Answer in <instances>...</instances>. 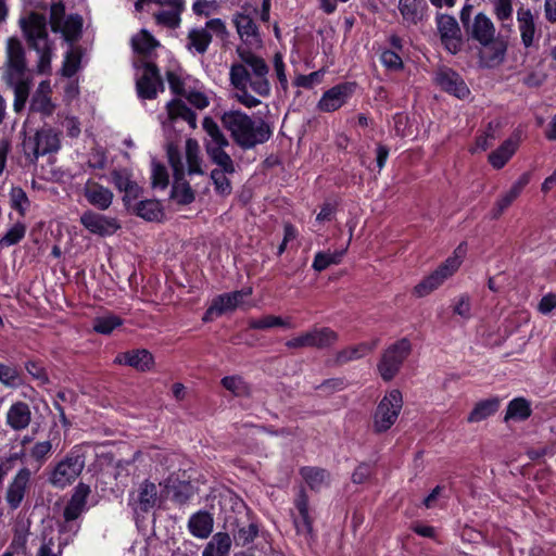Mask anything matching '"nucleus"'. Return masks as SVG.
Listing matches in <instances>:
<instances>
[{
    "label": "nucleus",
    "mask_w": 556,
    "mask_h": 556,
    "mask_svg": "<svg viewBox=\"0 0 556 556\" xmlns=\"http://www.w3.org/2000/svg\"><path fill=\"white\" fill-rule=\"evenodd\" d=\"M61 554L62 544L60 543L55 545L53 538H48L47 534H45L38 548L37 556H61Z\"/></svg>",
    "instance_id": "obj_61"
},
{
    "label": "nucleus",
    "mask_w": 556,
    "mask_h": 556,
    "mask_svg": "<svg viewBox=\"0 0 556 556\" xmlns=\"http://www.w3.org/2000/svg\"><path fill=\"white\" fill-rule=\"evenodd\" d=\"M434 80L442 90L458 99H466L470 94L464 79L451 68H440L435 73Z\"/></svg>",
    "instance_id": "obj_18"
},
{
    "label": "nucleus",
    "mask_w": 556,
    "mask_h": 556,
    "mask_svg": "<svg viewBox=\"0 0 556 556\" xmlns=\"http://www.w3.org/2000/svg\"><path fill=\"white\" fill-rule=\"evenodd\" d=\"M136 87L139 98L154 99L164 90L163 80L156 66L151 62L136 63Z\"/></svg>",
    "instance_id": "obj_11"
},
{
    "label": "nucleus",
    "mask_w": 556,
    "mask_h": 556,
    "mask_svg": "<svg viewBox=\"0 0 556 556\" xmlns=\"http://www.w3.org/2000/svg\"><path fill=\"white\" fill-rule=\"evenodd\" d=\"M30 478H31L30 470L28 468L24 467L17 471V473L15 475L13 480L10 482L8 490H7L5 500H7L8 505L12 509L18 508L20 505L22 504V502L25 497L27 488L29 485Z\"/></svg>",
    "instance_id": "obj_21"
},
{
    "label": "nucleus",
    "mask_w": 556,
    "mask_h": 556,
    "mask_svg": "<svg viewBox=\"0 0 556 556\" xmlns=\"http://www.w3.org/2000/svg\"><path fill=\"white\" fill-rule=\"evenodd\" d=\"M354 84H339L324 92L317 108L321 112H334L339 110L352 96Z\"/></svg>",
    "instance_id": "obj_19"
},
{
    "label": "nucleus",
    "mask_w": 556,
    "mask_h": 556,
    "mask_svg": "<svg viewBox=\"0 0 556 556\" xmlns=\"http://www.w3.org/2000/svg\"><path fill=\"white\" fill-rule=\"evenodd\" d=\"M50 25L54 33H60L63 39L70 45L64 55L61 73L65 77L74 76L83 64V52L75 47L83 29V18L77 14L65 16V7L62 2H54L50 9Z\"/></svg>",
    "instance_id": "obj_2"
},
{
    "label": "nucleus",
    "mask_w": 556,
    "mask_h": 556,
    "mask_svg": "<svg viewBox=\"0 0 556 556\" xmlns=\"http://www.w3.org/2000/svg\"><path fill=\"white\" fill-rule=\"evenodd\" d=\"M250 328L252 329H268L273 327H287L291 328V324L288 320L282 319L281 317L274 315H266L258 319H252L249 323Z\"/></svg>",
    "instance_id": "obj_53"
},
{
    "label": "nucleus",
    "mask_w": 556,
    "mask_h": 556,
    "mask_svg": "<svg viewBox=\"0 0 556 556\" xmlns=\"http://www.w3.org/2000/svg\"><path fill=\"white\" fill-rule=\"evenodd\" d=\"M531 415L530 402L523 397H516L508 403L505 421L517 420L521 421L527 419Z\"/></svg>",
    "instance_id": "obj_40"
},
{
    "label": "nucleus",
    "mask_w": 556,
    "mask_h": 556,
    "mask_svg": "<svg viewBox=\"0 0 556 556\" xmlns=\"http://www.w3.org/2000/svg\"><path fill=\"white\" fill-rule=\"evenodd\" d=\"M131 212L148 222H160L164 216L161 202L154 199L140 200L138 203H134Z\"/></svg>",
    "instance_id": "obj_34"
},
{
    "label": "nucleus",
    "mask_w": 556,
    "mask_h": 556,
    "mask_svg": "<svg viewBox=\"0 0 556 556\" xmlns=\"http://www.w3.org/2000/svg\"><path fill=\"white\" fill-rule=\"evenodd\" d=\"M397 9L405 27L418 25L427 15V3L424 0H399Z\"/></svg>",
    "instance_id": "obj_23"
},
{
    "label": "nucleus",
    "mask_w": 556,
    "mask_h": 556,
    "mask_svg": "<svg viewBox=\"0 0 556 556\" xmlns=\"http://www.w3.org/2000/svg\"><path fill=\"white\" fill-rule=\"evenodd\" d=\"M80 223L89 232L100 237L112 236L119 228L116 218L92 211L85 212L80 216Z\"/></svg>",
    "instance_id": "obj_17"
},
{
    "label": "nucleus",
    "mask_w": 556,
    "mask_h": 556,
    "mask_svg": "<svg viewBox=\"0 0 556 556\" xmlns=\"http://www.w3.org/2000/svg\"><path fill=\"white\" fill-rule=\"evenodd\" d=\"M222 123L242 149H252L270 137V129L264 121H254L239 110L225 112L222 115Z\"/></svg>",
    "instance_id": "obj_3"
},
{
    "label": "nucleus",
    "mask_w": 556,
    "mask_h": 556,
    "mask_svg": "<svg viewBox=\"0 0 556 556\" xmlns=\"http://www.w3.org/2000/svg\"><path fill=\"white\" fill-rule=\"evenodd\" d=\"M453 313L458 315L464 320H468L471 318V302L470 298L467 294H462L454 299L453 301Z\"/></svg>",
    "instance_id": "obj_55"
},
{
    "label": "nucleus",
    "mask_w": 556,
    "mask_h": 556,
    "mask_svg": "<svg viewBox=\"0 0 556 556\" xmlns=\"http://www.w3.org/2000/svg\"><path fill=\"white\" fill-rule=\"evenodd\" d=\"M60 148V135L51 127H42L23 141L24 154L33 163L40 156L58 152Z\"/></svg>",
    "instance_id": "obj_7"
},
{
    "label": "nucleus",
    "mask_w": 556,
    "mask_h": 556,
    "mask_svg": "<svg viewBox=\"0 0 556 556\" xmlns=\"http://www.w3.org/2000/svg\"><path fill=\"white\" fill-rule=\"evenodd\" d=\"M252 292V288L247 287L238 291L224 293L216 296L213 300L211 306L205 312L203 320L208 321L212 320L215 316H220L228 311L236 309L244 303V300L248 299Z\"/></svg>",
    "instance_id": "obj_13"
},
{
    "label": "nucleus",
    "mask_w": 556,
    "mask_h": 556,
    "mask_svg": "<svg viewBox=\"0 0 556 556\" xmlns=\"http://www.w3.org/2000/svg\"><path fill=\"white\" fill-rule=\"evenodd\" d=\"M325 72L323 70L313 72L308 75H299L294 79V85L302 88H312L314 85L319 84L323 79Z\"/></svg>",
    "instance_id": "obj_64"
},
{
    "label": "nucleus",
    "mask_w": 556,
    "mask_h": 556,
    "mask_svg": "<svg viewBox=\"0 0 556 556\" xmlns=\"http://www.w3.org/2000/svg\"><path fill=\"white\" fill-rule=\"evenodd\" d=\"M85 467V455L80 447H74L66 457L58 463L50 475V482L56 488L73 483Z\"/></svg>",
    "instance_id": "obj_10"
},
{
    "label": "nucleus",
    "mask_w": 556,
    "mask_h": 556,
    "mask_svg": "<svg viewBox=\"0 0 556 556\" xmlns=\"http://www.w3.org/2000/svg\"><path fill=\"white\" fill-rule=\"evenodd\" d=\"M170 197L179 204H189L194 200V193L190 185L179 178H176L173 184Z\"/></svg>",
    "instance_id": "obj_47"
},
{
    "label": "nucleus",
    "mask_w": 556,
    "mask_h": 556,
    "mask_svg": "<svg viewBox=\"0 0 556 556\" xmlns=\"http://www.w3.org/2000/svg\"><path fill=\"white\" fill-rule=\"evenodd\" d=\"M223 387L236 396H245L250 393V388L239 376H227L222 379Z\"/></svg>",
    "instance_id": "obj_52"
},
{
    "label": "nucleus",
    "mask_w": 556,
    "mask_h": 556,
    "mask_svg": "<svg viewBox=\"0 0 556 556\" xmlns=\"http://www.w3.org/2000/svg\"><path fill=\"white\" fill-rule=\"evenodd\" d=\"M8 68L7 80L28 81L26 76L25 53L22 43L14 38H10L7 43Z\"/></svg>",
    "instance_id": "obj_15"
},
{
    "label": "nucleus",
    "mask_w": 556,
    "mask_h": 556,
    "mask_svg": "<svg viewBox=\"0 0 556 556\" xmlns=\"http://www.w3.org/2000/svg\"><path fill=\"white\" fill-rule=\"evenodd\" d=\"M30 108L35 112H40L45 115L52 114L54 105L49 94H34Z\"/></svg>",
    "instance_id": "obj_57"
},
{
    "label": "nucleus",
    "mask_w": 556,
    "mask_h": 556,
    "mask_svg": "<svg viewBox=\"0 0 556 556\" xmlns=\"http://www.w3.org/2000/svg\"><path fill=\"white\" fill-rule=\"evenodd\" d=\"M241 63H235L229 71L230 84L235 89V98L248 109L261 104V98L271 94L268 79L269 67L266 61L251 51L240 53Z\"/></svg>",
    "instance_id": "obj_1"
},
{
    "label": "nucleus",
    "mask_w": 556,
    "mask_h": 556,
    "mask_svg": "<svg viewBox=\"0 0 556 556\" xmlns=\"http://www.w3.org/2000/svg\"><path fill=\"white\" fill-rule=\"evenodd\" d=\"M226 35L225 22L220 18H211L205 23V26L189 29L186 48L192 54H204L212 42L213 36L223 39Z\"/></svg>",
    "instance_id": "obj_8"
},
{
    "label": "nucleus",
    "mask_w": 556,
    "mask_h": 556,
    "mask_svg": "<svg viewBox=\"0 0 556 556\" xmlns=\"http://www.w3.org/2000/svg\"><path fill=\"white\" fill-rule=\"evenodd\" d=\"M226 148L211 149L206 153L211 161L217 165V169L228 173H235V164L230 155L225 151Z\"/></svg>",
    "instance_id": "obj_49"
},
{
    "label": "nucleus",
    "mask_w": 556,
    "mask_h": 556,
    "mask_svg": "<svg viewBox=\"0 0 556 556\" xmlns=\"http://www.w3.org/2000/svg\"><path fill=\"white\" fill-rule=\"evenodd\" d=\"M186 161L189 174H201L200 146L195 139H188L185 146Z\"/></svg>",
    "instance_id": "obj_43"
},
{
    "label": "nucleus",
    "mask_w": 556,
    "mask_h": 556,
    "mask_svg": "<svg viewBox=\"0 0 556 556\" xmlns=\"http://www.w3.org/2000/svg\"><path fill=\"white\" fill-rule=\"evenodd\" d=\"M20 25L29 47L38 54V73L48 74L51 71L54 45L48 35L46 16L37 12H29L26 16L21 17Z\"/></svg>",
    "instance_id": "obj_4"
},
{
    "label": "nucleus",
    "mask_w": 556,
    "mask_h": 556,
    "mask_svg": "<svg viewBox=\"0 0 556 556\" xmlns=\"http://www.w3.org/2000/svg\"><path fill=\"white\" fill-rule=\"evenodd\" d=\"M116 364L127 365L139 371H148L154 365L153 355L148 350H132L115 357Z\"/></svg>",
    "instance_id": "obj_25"
},
{
    "label": "nucleus",
    "mask_w": 556,
    "mask_h": 556,
    "mask_svg": "<svg viewBox=\"0 0 556 556\" xmlns=\"http://www.w3.org/2000/svg\"><path fill=\"white\" fill-rule=\"evenodd\" d=\"M90 493V488L84 483H79L64 509L65 522L70 523L75 521L86 508L87 497Z\"/></svg>",
    "instance_id": "obj_27"
},
{
    "label": "nucleus",
    "mask_w": 556,
    "mask_h": 556,
    "mask_svg": "<svg viewBox=\"0 0 556 556\" xmlns=\"http://www.w3.org/2000/svg\"><path fill=\"white\" fill-rule=\"evenodd\" d=\"M437 26L446 50L453 54L457 53L462 47V36L455 17L446 14L438 15Z\"/></svg>",
    "instance_id": "obj_16"
},
{
    "label": "nucleus",
    "mask_w": 556,
    "mask_h": 556,
    "mask_svg": "<svg viewBox=\"0 0 556 556\" xmlns=\"http://www.w3.org/2000/svg\"><path fill=\"white\" fill-rule=\"evenodd\" d=\"M111 180L121 192L135 182L130 172L125 168L113 170L111 174Z\"/></svg>",
    "instance_id": "obj_58"
},
{
    "label": "nucleus",
    "mask_w": 556,
    "mask_h": 556,
    "mask_svg": "<svg viewBox=\"0 0 556 556\" xmlns=\"http://www.w3.org/2000/svg\"><path fill=\"white\" fill-rule=\"evenodd\" d=\"M519 146V138L511 137L505 140L495 151L489 155L490 164L501 169L511 159Z\"/></svg>",
    "instance_id": "obj_33"
},
{
    "label": "nucleus",
    "mask_w": 556,
    "mask_h": 556,
    "mask_svg": "<svg viewBox=\"0 0 556 556\" xmlns=\"http://www.w3.org/2000/svg\"><path fill=\"white\" fill-rule=\"evenodd\" d=\"M500 408V400L491 397L478 402L467 417L469 424H477L494 415Z\"/></svg>",
    "instance_id": "obj_37"
},
{
    "label": "nucleus",
    "mask_w": 556,
    "mask_h": 556,
    "mask_svg": "<svg viewBox=\"0 0 556 556\" xmlns=\"http://www.w3.org/2000/svg\"><path fill=\"white\" fill-rule=\"evenodd\" d=\"M167 116L162 121L164 129L178 119L186 122L192 129L197 127V114L191 111L182 101L173 100L167 103Z\"/></svg>",
    "instance_id": "obj_26"
},
{
    "label": "nucleus",
    "mask_w": 556,
    "mask_h": 556,
    "mask_svg": "<svg viewBox=\"0 0 556 556\" xmlns=\"http://www.w3.org/2000/svg\"><path fill=\"white\" fill-rule=\"evenodd\" d=\"M134 501L136 504V510L147 513L153 509L159 502L156 485L150 481L142 482L137 491V495L134 498Z\"/></svg>",
    "instance_id": "obj_32"
},
{
    "label": "nucleus",
    "mask_w": 556,
    "mask_h": 556,
    "mask_svg": "<svg viewBox=\"0 0 556 556\" xmlns=\"http://www.w3.org/2000/svg\"><path fill=\"white\" fill-rule=\"evenodd\" d=\"M31 421V410L27 403L17 401L14 402L7 410L5 425L14 430H25Z\"/></svg>",
    "instance_id": "obj_24"
},
{
    "label": "nucleus",
    "mask_w": 556,
    "mask_h": 556,
    "mask_svg": "<svg viewBox=\"0 0 556 556\" xmlns=\"http://www.w3.org/2000/svg\"><path fill=\"white\" fill-rule=\"evenodd\" d=\"M123 202L128 211H132L134 203H138L142 188L135 181L123 191Z\"/></svg>",
    "instance_id": "obj_63"
},
{
    "label": "nucleus",
    "mask_w": 556,
    "mask_h": 556,
    "mask_svg": "<svg viewBox=\"0 0 556 556\" xmlns=\"http://www.w3.org/2000/svg\"><path fill=\"white\" fill-rule=\"evenodd\" d=\"M9 197L11 207L17 211L21 216H24L30 204L26 192L21 187H12Z\"/></svg>",
    "instance_id": "obj_51"
},
{
    "label": "nucleus",
    "mask_w": 556,
    "mask_h": 556,
    "mask_svg": "<svg viewBox=\"0 0 556 556\" xmlns=\"http://www.w3.org/2000/svg\"><path fill=\"white\" fill-rule=\"evenodd\" d=\"M9 85L14 90V109L15 111H20L24 108L26 100L28 98V81H13L9 83Z\"/></svg>",
    "instance_id": "obj_56"
},
{
    "label": "nucleus",
    "mask_w": 556,
    "mask_h": 556,
    "mask_svg": "<svg viewBox=\"0 0 556 556\" xmlns=\"http://www.w3.org/2000/svg\"><path fill=\"white\" fill-rule=\"evenodd\" d=\"M256 12V7L245 2L241 11L233 15L232 22L236 26L240 39L250 46H260L262 42L257 25L251 14Z\"/></svg>",
    "instance_id": "obj_12"
},
{
    "label": "nucleus",
    "mask_w": 556,
    "mask_h": 556,
    "mask_svg": "<svg viewBox=\"0 0 556 556\" xmlns=\"http://www.w3.org/2000/svg\"><path fill=\"white\" fill-rule=\"evenodd\" d=\"M410 351L412 344L407 339H401L383 351L377 365L383 381H391L399 374Z\"/></svg>",
    "instance_id": "obj_9"
},
{
    "label": "nucleus",
    "mask_w": 556,
    "mask_h": 556,
    "mask_svg": "<svg viewBox=\"0 0 556 556\" xmlns=\"http://www.w3.org/2000/svg\"><path fill=\"white\" fill-rule=\"evenodd\" d=\"M379 340L372 339L367 342H362L356 345L346 348L337 354L338 363H346L350 361L362 358L371 353L378 345Z\"/></svg>",
    "instance_id": "obj_36"
},
{
    "label": "nucleus",
    "mask_w": 556,
    "mask_h": 556,
    "mask_svg": "<svg viewBox=\"0 0 556 556\" xmlns=\"http://www.w3.org/2000/svg\"><path fill=\"white\" fill-rule=\"evenodd\" d=\"M517 22L522 45L525 48L533 47L539 36H536V27L531 11L520 8L517 11Z\"/></svg>",
    "instance_id": "obj_28"
},
{
    "label": "nucleus",
    "mask_w": 556,
    "mask_h": 556,
    "mask_svg": "<svg viewBox=\"0 0 556 556\" xmlns=\"http://www.w3.org/2000/svg\"><path fill=\"white\" fill-rule=\"evenodd\" d=\"M469 34L482 46H489L494 39L495 27L485 14L479 13L469 28Z\"/></svg>",
    "instance_id": "obj_29"
},
{
    "label": "nucleus",
    "mask_w": 556,
    "mask_h": 556,
    "mask_svg": "<svg viewBox=\"0 0 556 556\" xmlns=\"http://www.w3.org/2000/svg\"><path fill=\"white\" fill-rule=\"evenodd\" d=\"M273 66L277 79L283 90L288 88V77L286 74V64L283 62V55L280 52H276L273 58Z\"/></svg>",
    "instance_id": "obj_62"
},
{
    "label": "nucleus",
    "mask_w": 556,
    "mask_h": 556,
    "mask_svg": "<svg viewBox=\"0 0 556 556\" xmlns=\"http://www.w3.org/2000/svg\"><path fill=\"white\" fill-rule=\"evenodd\" d=\"M26 235V225L17 222L3 236H0V249H5L21 242Z\"/></svg>",
    "instance_id": "obj_46"
},
{
    "label": "nucleus",
    "mask_w": 556,
    "mask_h": 556,
    "mask_svg": "<svg viewBox=\"0 0 556 556\" xmlns=\"http://www.w3.org/2000/svg\"><path fill=\"white\" fill-rule=\"evenodd\" d=\"M151 4H166L169 7L168 10H162L154 14L157 24L167 26L169 28H176L179 26L180 14L185 9L184 0H138L135 3V9L137 11H141Z\"/></svg>",
    "instance_id": "obj_14"
},
{
    "label": "nucleus",
    "mask_w": 556,
    "mask_h": 556,
    "mask_svg": "<svg viewBox=\"0 0 556 556\" xmlns=\"http://www.w3.org/2000/svg\"><path fill=\"white\" fill-rule=\"evenodd\" d=\"M464 254L465 249L460 244L454 251L452 256L446 258L445 262L441 264L434 271L425 277L418 285L415 286L414 294L418 298H424L442 286L446 279L452 277L457 271L463 262Z\"/></svg>",
    "instance_id": "obj_5"
},
{
    "label": "nucleus",
    "mask_w": 556,
    "mask_h": 556,
    "mask_svg": "<svg viewBox=\"0 0 556 556\" xmlns=\"http://www.w3.org/2000/svg\"><path fill=\"white\" fill-rule=\"evenodd\" d=\"M0 382L10 388L17 387L20 377L16 368L0 363Z\"/></svg>",
    "instance_id": "obj_60"
},
{
    "label": "nucleus",
    "mask_w": 556,
    "mask_h": 556,
    "mask_svg": "<svg viewBox=\"0 0 556 556\" xmlns=\"http://www.w3.org/2000/svg\"><path fill=\"white\" fill-rule=\"evenodd\" d=\"M309 333L313 348H326L332 345L338 340L337 332L327 327L313 329Z\"/></svg>",
    "instance_id": "obj_48"
},
{
    "label": "nucleus",
    "mask_w": 556,
    "mask_h": 556,
    "mask_svg": "<svg viewBox=\"0 0 556 556\" xmlns=\"http://www.w3.org/2000/svg\"><path fill=\"white\" fill-rule=\"evenodd\" d=\"M301 476L313 490H320L327 485L329 476L326 470L316 467H304L301 469Z\"/></svg>",
    "instance_id": "obj_42"
},
{
    "label": "nucleus",
    "mask_w": 556,
    "mask_h": 556,
    "mask_svg": "<svg viewBox=\"0 0 556 556\" xmlns=\"http://www.w3.org/2000/svg\"><path fill=\"white\" fill-rule=\"evenodd\" d=\"M257 534L258 527L255 523H249L248 526L238 529L237 533L235 534V540L238 544L247 545L253 542Z\"/></svg>",
    "instance_id": "obj_59"
},
{
    "label": "nucleus",
    "mask_w": 556,
    "mask_h": 556,
    "mask_svg": "<svg viewBox=\"0 0 556 556\" xmlns=\"http://www.w3.org/2000/svg\"><path fill=\"white\" fill-rule=\"evenodd\" d=\"M403 407L400 390L392 389L384 394L372 414V429L376 433L387 432L396 422Z\"/></svg>",
    "instance_id": "obj_6"
},
{
    "label": "nucleus",
    "mask_w": 556,
    "mask_h": 556,
    "mask_svg": "<svg viewBox=\"0 0 556 556\" xmlns=\"http://www.w3.org/2000/svg\"><path fill=\"white\" fill-rule=\"evenodd\" d=\"M202 127L206 134L204 138L206 151L211 149L227 148L229 146L228 139L212 117H204Z\"/></svg>",
    "instance_id": "obj_31"
},
{
    "label": "nucleus",
    "mask_w": 556,
    "mask_h": 556,
    "mask_svg": "<svg viewBox=\"0 0 556 556\" xmlns=\"http://www.w3.org/2000/svg\"><path fill=\"white\" fill-rule=\"evenodd\" d=\"M189 531L199 539H206L213 530V519L207 513H197L188 522Z\"/></svg>",
    "instance_id": "obj_39"
},
{
    "label": "nucleus",
    "mask_w": 556,
    "mask_h": 556,
    "mask_svg": "<svg viewBox=\"0 0 556 556\" xmlns=\"http://www.w3.org/2000/svg\"><path fill=\"white\" fill-rule=\"evenodd\" d=\"M122 319L113 314H106L102 316H98L93 319L92 328L96 332L101 334H110L116 328L122 326Z\"/></svg>",
    "instance_id": "obj_45"
},
{
    "label": "nucleus",
    "mask_w": 556,
    "mask_h": 556,
    "mask_svg": "<svg viewBox=\"0 0 556 556\" xmlns=\"http://www.w3.org/2000/svg\"><path fill=\"white\" fill-rule=\"evenodd\" d=\"M231 174L232 173L219 169H213L211 172V179L213 181L215 192L220 197H228L232 191L230 180L227 177V175Z\"/></svg>",
    "instance_id": "obj_50"
},
{
    "label": "nucleus",
    "mask_w": 556,
    "mask_h": 556,
    "mask_svg": "<svg viewBox=\"0 0 556 556\" xmlns=\"http://www.w3.org/2000/svg\"><path fill=\"white\" fill-rule=\"evenodd\" d=\"M294 507L298 515L293 516V523L296 533L303 535L307 542L313 539V521L308 509V500L303 491H300L295 501Z\"/></svg>",
    "instance_id": "obj_20"
},
{
    "label": "nucleus",
    "mask_w": 556,
    "mask_h": 556,
    "mask_svg": "<svg viewBox=\"0 0 556 556\" xmlns=\"http://www.w3.org/2000/svg\"><path fill=\"white\" fill-rule=\"evenodd\" d=\"M230 548V535L226 532H217L204 547L202 556H228Z\"/></svg>",
    "instance_id": "obj_38"
},
{
    "label": "nucleus",
    "mask_w": 556,
    "mask_h": 556,
    "mask_svg": "<svg viewBox=\"0 0 556 556\" xmlns=\"http://www.w3.org/2000/svg\"><path fill=\"white\" fill-rule=\"evenodd\" d=\"M505 54V43L493 39L489 46H483V49L480 52V61L486 67H494L504 61Z\"/></svg>",
    "instance_id": "obj_35"
},
{
    "label": "nucleus",
    "mask_w": 556,
    "mask_h": 556,
    "mask_svg": "<svg viewBox=\"0 0 556 556\" xmlns=\"http://www.w3.org/2000/svg\"><path fill=\"white\" fill-rule=\"evenodd\" d=\"M346 248L333 252H318L314 257L312 266L316 271H323L330 265L339 264L342 257L344 256Z\"/></svg>",
    "instance_id": "obj_44"
},
{
    "label": "nucleus",
    "mask_w": 556,
    "mask_h": 556,
    "mask_svg": "<svg viewBox=\"0 0 556 556\" xmlns=\"http://www.w3.org/2000/svg\"><path fill=\"white\" fill-rule=\"evenodd\" d=\"M530 173H523L495 203L494 217H498L522 192L530 182Z\"/></svg>",
    "instance_id": "obj_30"
},
{
    "label": "nucleus",
    "mask_w": 556,
    "mask_h": 556,
    "mask_svg": "<svg viewBox=\"0 0 556 556\" xmlns=\"http://www.w3.org/2000/svg\"><path fill=\"white\" fill-rule=\"evenodd\" d=\"M88 203L98 210H108L113 202V192L93 179H88L83 188Z\"/></svg>",
    "instance_id": "obj_22"
},
{
    "label": "nucleus",
    "mask_w": 556,
    "mask_h": 556,
    "mask_svg": "<svg viewBox=\"0 0 556 556\" xmlns=\"http://www.w3.org/2000/svg\"><path fill=\"white\" fill-rule=\"evenodd\" d=\"M151 179L153 188L165 189L168 185V173L164 165L152 162Z\"/></svg>",
    "instance_id": "obj_54"
},
{
    "label": "nucleus",
    "mask_w": 556,
    "mask_h": 556,
    "mask_svg": "<svg viewBox=\"0 0 556 556\" xmlns=\"http://www.w3.org/2000/svg\"><path fill=\"white\" fill-rule=\"evenodd\" d=\"M134 50L143 55L150 56L152 51L159 47V41L146 29H142L139 34L131 39Z\"/></svg>",
    "instance_id": "obj_41"
}]
</instances>
